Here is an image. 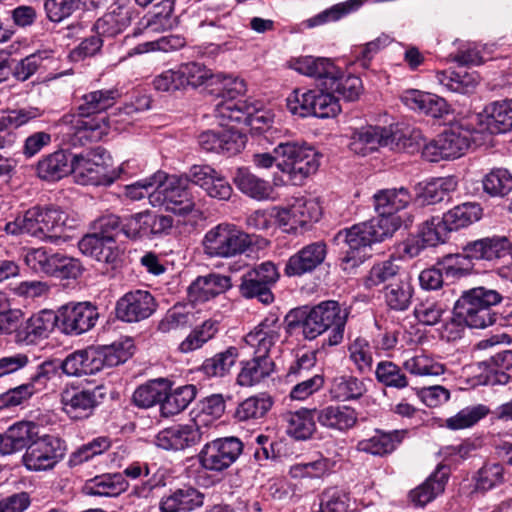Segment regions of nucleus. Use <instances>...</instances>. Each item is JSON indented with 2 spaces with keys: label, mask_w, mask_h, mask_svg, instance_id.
<instances>
[{
  "label": "nucleus",
  "mask_w": 512,
  "mask_h": 512,
  "mask_svg": "<svg viewBox=\"0 0 512 512\" xmlns=\"http://www.w3.org/2000/svg\"><path fill=\"white\" fill-rule=\"evenodd\" d=\"M350 311L335 300H325L312 307L303 306L291 310L285 317L286 332L293 334L301 329L305 340H314L327 333L322 348L337 346L344 339Z\"/></svg>",
  "instance_id": "nucleus-1"
},
{
  "label": "nucleus",
  "mask_w": 512,
  "mask_h": 512,
  "mask_svg": "<svg viewBox=\"0 0 512 512\" xmlns=\"http://www.w3.org/2000/svg\"><path fill=\"white\" fill-rule=\"evenodd\" d=\"M120 97L118 89H101L84 94L77 107L78 115L64 116L60 126L67 141L76 146L83 140L94 141L106 134L109 119L103 114Z\"/></svg>",
  "instance_id": "nucleus-2"
},
{
  "label": "nucleus",
  "mask_w": 512,
  "mask_h": 512,
  "mask_svg": "<svg viewBox=\"0 0 512 512\" xmlns=\"http://www.w3.org/2000/svg\"><path fill=\"white\" fill-rule=\"evenodd\" d=\"M395 233V226L386 218H372L340 230L334 240L342 244L340 266L347 273L353 272L369 257L367 249Z\"/></svg>",
  "instance_id": "nucleus-3"
},
{
  "label": "nucleus",
  "mask_w": 512,
  "mask_h": 512,
  "mask_svg": "<svg viewBox=\"0 0 512 512\" xmlns=\"http://www.w3.org/2000/svg\"><path fill=\"white\" fill-rule=\"evenodd\" d=\"M75 227V220L55 205H36L5 225L7 234H27L40 241L56 244L66 230Z\"/></svg>",
  "instance_id": "nucleus-4"
},
{
  "label": "nucleus",
  "mask_w": 512,
  "mask_h": 512,
  "mask_svg": "<svg viewBox=\"0 0 512 512\" xmlns=\"http://www.w3.org/2000/svg\"><path fill=\"white\" fill-rule=\"evenodd\" d=\"M502 299L498 291L485 287L464 291L454 305V319L470 328L484 329L498 322V313L492 307Z\"/></svg>",
  "instance_id": "nucleus-5"
},
{
  "label": "nucleus",
  "mask_w": 512,
  "mask_h": 512,
  "mask_svg": "<svg viewBox=\"0 0 512 512\" xmlns=\"http://www.w3.org/2000/svg\"><path fill=\"white\" fill-rule=\"evenodd\" d=\"M476 130L470 129L464 123L451 125L438 135L436 139L426 143L420 132L414 131L410 138L412 142L422 147V157L429 162L441 159L459 158L467 151L472 141H475Z\"/></svg>",
  "instance_id": "nucleus-6"
},
{
  "label": "nucleus",
  "mask_w": 512,
  "mask_h": 512,
  "mask_svg": "<svg viewBox=\"0 0 512 512\" xmlns=\"http://www.w3.org/2000/svg\"><path fill=\"white\" fill-rule=\"evenodd\" d=\"M273 153L277 155V167L289 175L294 184H301L319 167L318 153L314 148L296 141H279Z\"/></svg>",
  "instance_id": "nucleus-7"
},
{
  "label": "nucleus",
  "mask_w": 512,
  "mask_h": 512,
  "mask_svg": "<svg viewBox=\"0 0 512 512\" xmlns=\"http://www.w3.org/2000/svg\"><path fill=\"white\" fill-rule=\"evenodd\" d=\"M252 245L251 235L229 223L211 228L202 240L204 253L209 257H236L248 252Z\"/></svg>",
  "instance_id": "nucleus-8"
},
{
  "label": "nucleus",
  "mask_w": 512,
  "mask_h": 512,
  "mask_svg": "<svg viewBox=\"0 0 512 512\" xmlns=\"http://www.w3.org/2000/svg\"><path fill=\"white\" fill-rule=\"evenodd\" d=\"M380 147L390 150H407L413 152L412 138L405 137L392 127L366 126L354 131L351 137L350 149L354 153L366 156Z\"/></svg>",
  "instance_id": "nucleus-9"
},
{
  "label": "nucleus",
  "mask_w": 512,
  "mask_h": 512,
  "mask_svg": "<svg viewBox=\"0 0 512 512\" xmlns=\"http://www.w3.org/2000/svg\"><path fill=\"white\" fill-rule=\"evenodd\" d=\"M286 106L293 115L321 119L333 118L341 111L339 99L323 87L307 91L294 90L287 97Z\"/></svg>",
  "instance_id": "nucleus-10"
},
{
  "label": "nucleus",
  "mask_w": 512,
  "mask_h": 512,
  "mask_svg": "<svg viewBox=\"0 0 512 512\" xmlns=\"http://www.w3.org/2000/svg\"><path fill=\"white\" fill-rule=\"evenodd\" d=\"M150 204L164 206L165 210L179 215L191 213L196 206L187 179L183 176L168 175L165 172L158 184V191L150 194Z\"/></svg>",
  "instance_id": "nucleus-11"
},
{
  "label": "nucleus",
  "mask_w": 512,
  "mask_h": 512,
  "mask_svg": "<svg viewBox=\"0 0 512 512\" xmlns=\"http://www.w3.org/2000/svg\"><path fill=\"white\" fill-rule=\"evenodd\" d=\"M25 263L35 273L58 279H77L84 270L78 259L43 247L29 250Z\"/></svg>",
  "instance_id": "nucleus-12"
},
{
  "label": "nucleus",
  "mask_w": 512,
  "mask_h": 512,
  "mask_svg": "<svg viewBox=\"0 0 512 512\" xmlns=\"http://www.w3.org/2000/svg\"><path fill=\"white\" fill-rule=\"evenodd\" d=\"M244 451V443L235 436L208 441L197 455L200 467L210 473H222L230 468Z\"/></svg>",
  "instance_id": "nucleus-13"
},
{
  "label": "nucleus",
  "mask_w": 512,
  "mask_h": 512,
  "mask_svg": "<svg viewBox=\"0 0 512 512\" xmlns=\"http://www.w3.org/2000/svg\"><path fill=\"white\" fill-rule=\"evenodd\" d=\"M106 151L102 148L86 154L74 155V175L82 185L109 186L120 177L122 167L110 170L105 161Z\"/></svg>",
  "instance_id": "nucleus-14"
},
{
  "label": "nucleus",
  "mask_w": 512,
  "mask_h": 512,
  "mask_svg": "<svg viewBox=\"0 0 512 512\" xmlns=\"http://www.w3.org/2000/svg\"><path fill=\"white\" fill-rule=\"evenodd\" d=\"M64 455L63 441L54 435L45 434L38 436L28 446L22 457V463L29 471H49L63 459Z\"/></svg>",
  "instance_id": "nucleus-15"
},
{
  "label": "nucleus",
  "mask_w": 512,
  "mask_h": 512,
  "mask_svg": "<svg viewBox=\"0 0 512 512\" xmlns=\"http://www.w3.org/2000/svg\"><path fill=\"white\" fill-rule=\"evenodd\" d=\"M59 331L78 336L91 330L99 318L98 309L91 302L68 303L58 310Z\"/></svg>",
  "instance_id": "nucleus-16"
},
{
  "label": "nucleus",
  "mask_w": 512,
  "mask_h": 512,
  "mask_svg": "<svg viewBox=\"0 0 512 512\" xmlns=\"http://www.w3.org/2000/svg\"><path fill=\"white\" fill-rule=\"evenodd\" d=\"M155 297L147 290L136 289L120 297L115 306L116 318L125 323H137L148 319L157 310Z\"/></svg>",
  "instance_id": "nucleus-17"
},
{
  "label": "nucleus",
  "mask_w": 512,
  "mask_h": 512,
  "mask_svg": "<svg viewBox=\"0 0 512 512\" xmlns=\"http://www.w3.org/2000/svg\"><path fill=\"white\" fill-rule=\"evenodd\" d=\"M321 210L313 199L297 198L288 207H277L276 222L287 233H297L319 220Z\"/></svg>",
  "instance_id": "nucleus-18"
},
{
  "label": "nucleus",
  "mask_w": 512,
  "mask_h": 512,
  "mask_svg": "<svg viewBox=\"0 0 512 512\" xmlns=\"http://www.w3.org/2000/svg\"><path fill=\"white\" fill-rule=\"evenodd\" d=\"M232 84V88H228V84H224L223 89L219 92L222 98L227 97L228 99L221 100L216 104V116L223 121L247 125L251 113L255 112V105L248 103L245 99L235 100V94H242L246 90L243 80H234Z\"/></svg>",
  "instance_id": "nucleus-19"
},
{
  "label": "nucleus",
  "mask_w": 512,
  "mask_h": 512,
  "mask_svg": "<svg viewBox=\"0 0 512 512\" xmlns=\"http://www.w3.org/2000/svg\"><path fill=\"white\" fill-rule=\"evenodd\" d=\"M105 397L104 387L91 389H66L61 394L64 412L74 420L86 419Z\"/></svg>",
  "instance_id": "nucleus-20"
},
{
  "label": "nucleus",
  "mask_w": 512,
  "mask_h": 512,
  "mask_svg": "<svg viewBox=\"0 0 512 512\" xmlns=\"http://www.w3.org/2000/svg\"><path fill=\"white\" fill-rule=\"evenodd\" d=\"M327 256V245L323 241L309 243L292 254L286 261L284 274L287 277H301L314 272Z\"/></svg>",
  "instance_id": "nucleus-21"
},
{
  "label": "nucleus",
  "mask_w": 512,
  "mask_h": 512,
  "mask_svg": "<svg viewBox=\"0 0 512 512\" xmlns=\"http://www.w3.org/2000/svg\"><path fill=\"white\" fill-rule=\"evenodd\" d=\"M204 432L196 423L174 425L156 435V445L165 450H185L199 444Z\"/></svg>",
  "instance_id": "nucleus-22"
},
{
  "label": "nucleus",
  "mask_w": 512,
  "mask_h": 512,
  "mask_svg": "<svg viewBox=\"0 0 512 512\" xmlns=\"http://www.w3.org/2000/svg\"><path fill=\"white\" fill-rule=\"evenodd\" d=\"M246 136L232 128L219 131L208 130L198 137L200 147L207 152L223 153L233 156L245 147Z\"/></svg>",
  "instance_id": "nucleus-23"
},
{
  "label": "nucleus",
  "mask_w": 512,
  "mask_h": 512,
  "mask_svg": "<svg viewBox=\"0 0 512 512\" xmlns=\"http://www.w3.org/2000/svg\"><path fill=\"white\" fill-rule=\"evenodd\" d=\"M373 199L375 210L378 213L376 218L391 220L396 232L401 226V219L396 216V213L405 209L411 201L408 189L405 187L384 189L377 192Z\"/></svg>",
  "instance_id": "nucleus-24"
},
{
  "label": "nucleus",
  "mask_w": 512,
  "mask_h": 512,
  "mask_svg": "<svg viewBox=\"0 0 512 512\" xmlns=\"http://www.w3.org/2000/svg\"><path fill=\"white\" fill-rule=\"evenodd\" d=\"M448 234L441 217L433 216L423 222L417 237L406 241L404 252L411 258L416 257L424 248L444 243Z\"/></svg>",
  "instance_id": "nucleus-25"
},
{
  "label": "nucleus",
  "mask_w": 512,
  "mask_h": 512,
  "mask_svg": "<svg viewBox=\"0 0 512 512\" xmlns=\"http://www.w3.org/2000/svg\"><path fill=\"white\" fill-rule=\"evenodd\" d=\"M36 175L46 182H57L74 173V155L60 149L42 157L36 164Z\"/></svg>",
  "instance_id": "nucleus-26"
},
{
  "label": "nucleus",
  "mask_w": 512,
  "mask_h": 512,
  "mask_svg": "<svg viewBox=\"0 0 512 512\" xmlns=\"http://www.w3.org/2000/svg\"><path fill=\"white\" fill-rule=\"evenodd\" d=\"M281 323L276 315L263 319L245 336V342L254 349V354L270 356V350L280 338Z\"/></svg>",
  "instance_id": "nucleus-27"
},
{
  "label": "nucleus",
  "mask_w": 512,
  "mask_h": 512,
  "mask_svg": "<svg viewBox=\"0 0 512 512\" xmlns=\"http://www.w3.org/2000/svg\"><path fill=\"white\" fill-rule=\"evenodd\" d=\"M204 494L191 485L170 489L160 501L161 512H191L204 504Z\"/></svg>",
  "instance_id": "nucleus-28"
},
{
  "label": "nucleus",
  "mask_w": 512,
  "mask_h": 512,
  "mask_svg": "<svg viewBox=\"0 0 512 512\" xmlns=\"http://www.w3.org/2000/svg\"><path fill=\"white\" fill-rule=\"evenodd\" d=\"M511 243L505 236L485 237L469 241L463 247L465 257L472 260L493 261L509 254Z\"/></svg>",
  "instance_id": "nucleus-29"
},
{
  "label": "nucleus",
  "mask_w": 512,
  "mask_h": 512,
  "mask_svg": "<svg viewBox=\"0 0 512 512\" xmlns=\"http://www.w3.org/2000/svg\"><path fill=\"white\" fill-rule=\"evenodd\" d=\"M414 293L413 280L408 272H399L398 281L382 289L385 305L395 312L407 311L412 304Z\"/></svg>",
  "instance_id": "nucleus-30"
},
{
  "label": "nucleus",
  "mask_w": 512,
  "mask_h": 512,
  "mask_svg": "<svg viewBox=\"0 0 512 512\" xmlns=\"http://www.w3.org/2000/svg\"><path fill=\"white\" fill-rule=\"evenodd\" d=\"M232 286L229 276L210 273L199 276L188 287V297L192 302L203 303L226 292Z\"/></svg>",
  "instance_id": "nucleus-31"
},
{
  "label": "nucleus",
  "mask_w": 512,
  "mask_h": 512,
  "mask_svg": "<svg viewBox=\"0 0 512 512\" xmlns=\"http://www.w3.org/2000/svg\"><path fill=\"white\" fill-rule=\"evenodd\" d=\"M477 117L490 134L512 131V99L490 103L485 107L484 114Z\"/></svg>",
  "instance_id": "nucleus-32"
},
{
  "label": "nucleus",
  "mask_w": 512,
  "mask_h": 512,
  "mask_svg": "<svg viewBox=\"0 0 512 512\" xmlns=\"http://www.w3.org/2000/svg\"><path fill=\"white\" fill-rule=\"evenodd\" d=\"M449 478V468L438 465L436 470L419 486L409 493V499L414 506L424 507L444 492Z\"/></svg>",
  "instance_id": "nucleus-33"
},
{
  "label": "nucleus",
  "mask_w": 512,
  "mask_h": 512,
  "mask_svg": "<svg viewBox=\"0 0 512 512\" xmlns=\"http://www.w3.org/2000/svg\"><path fill=\"white\" fill-rule=\"evenodd\" d=\"M241 368L237 375V384L241 387L255 386L274 372L276 365L270 356H254L246 361H241Z\"/></svg>",
  "instance_id": "nucleus-34"
},
{
  "label": "nucleus",
  "mask_w": 512,
  "mask_h": 512,
  "mask_svg": "<svg viewBox=\"0 0 512 512\" xmlns=\"http://www.w3.org/2000/svg\"><path fill=\"white\" fill-rule=\"evenodd\" d=\"M55 327L59 329L57 311L45 309L32 315L25 322L18 333V337L26 343H34L38 339L47 338Z\"/></svg>",
  "instance_id": "nucleus-35"
},
{
  "label": "nucleus",
  "mask_w": 512,
  "mask_h": 512,
  "mask_svg": "<svg viewBox=\"0 0 512 512\" xmlns=\"http://www.w3.org/2000/svg\"><path fill=\"white\" fill-rule=\"evenodd\" d=\"M38 437V426L29 421H21L10 426L2 435L1 454L8 455L28 448Z\"/></svg>",
  "instance_id": "nucleus-36"
},
{
  "label": "nucleus",
  "mask_w": 512,
  "mask_h": 512,
  "mask_svg": "<svg viewBox=\"0 0 512 512\" xmlns=\"http://www.w3.org/2000/svg\"><path fill=\"white\" fill-rule=\"evenodd\" d=\"M484 366L481 374L484 385H504L508 383L510 375L507 373L512 368V350H500L489 359L481 363Z\"/></svg>",
  "instance_id": "nucleus-37"
},
{
  "label": "nucleus",
  "mask_w": 512,
  "mask_h": 512,
  "mask_svg": "<svg viewBox=\"0 0 512 512\" xmlns=\"http://www.w3.org/2000/svg\"><path fill=\"white\" fill-rule=\"evenodd\" d=\"M291 67L300 74L316 78L318 86L324 88V82L338 73V67L328 58L304 56L291 61Z\"/></svg>",
  "instance_id": "nucleus-38"
},
{
  "label": "nucleus",
  "mask_w": 512,
  "mask_h": 512,
  "mask_svg": "<svg viewBox=\"0 0 512 512\" xmlns=\"http://www.w3.org/2000/svg\"><path fill=\"white\" fill-rule=\"evenodd\" d=\"M357 419L356 410L345 405H329L317 410V420L320 425L337 431H347L353 428Z\"/></svg>",
  "instance_id": "nucleus-39"
},
{
  "label": "nucleus",
  "mask_w": 512,
  "mask_h": 512,
  "mask_svg": "<svg viewBox=\"0 0 512 512\" xmlns=\"http://www.w3.org/2000/svg\"><path fill=\"white\" fill-rule=\"evenodd\" d=\"M96 347L77 350L61 363L62 371L69 376L92 375L99 372Z\"/></svg>",
  "instance_id": "nucleus-40"
},
{
  "label": "nucleus",
  "mask_w": 512,
  "mask_h": 512,
  "mask_svg": "<svg viewBox=\"0 0 512 512\" xmlns=\"http://www.w3.org/2000/svg\"><path fill=\"white\" fill-rule=\"evenodd\" d=\"M406 431L393 430L383 432L376 430V434L368 439H363L357 443V450L376 456H383L392 453L402 442Z\"/></svg>",
  "instance_id": "nucleus-41"
},
{
  "label": "nucleus",
  "mask_w": 512,
  "mask_h": 512,
  "mask_svg": "<svg viewBox=\"0 0 512 512\" xmlns=\"http://www.w3.org/2000/svg\"><path fill=\"white\" fill-rule=\"evenodd\" d=\"M402 99L409 108L419 110L434 118L442 117L449 112L446 100L431 93L410 90L404 94Z\"/></svg>",
  "instance_id": "nucleus-42"
},
{
  "label": "nucleus",
  "mask_w": 512,
  "mask_h": 512,
  "mask_svg": "<svg viewBox=\"0 0 512 512\" xmlns=\"http://www.w3.org/2000/svg\"><path fill=\"white\" fill-rule=\"evenodd\" d=\"M196 395L197 388L195 385L186 384L173 389L169 381V388L161 401V415L170 417L179 414L188 407Z\"/></svg>",
  "instance_id": "nucleus-43"
},
{
  "label": "nucleus",
  "mask_w": 512,
  "mask_h": 512,
  "mask_svg": "<svg viewBox=\"0 0 512 512\" xmlns=\"http://www.w3.org/2000/svg\"><path fill=\"white\" fill-rule=\"evenodd\" d=\"M315 415L317 416L315 408L286 413L284 420L287 434L296 440L309 439L316 430Z\"/></svg>",
  "instance_id": "nucleus-44"
},
{
  "label": "nucleus",
  "mask_w": 512,
  "mask_h": 512,
  "mask_svg": "<svg viewBox=\"0 0 512 512\" xmlns=\"http://www.w3.org/2000/svg\"><path fill=\"white\" fill-rule=\"evenodd\" d=\"M419 186L418 199L421 204L434 205L443 201H450L451 192L457 188V181L454 177L436 178L423 186L419 184Z\"/></svg>",
  "instance_id": "nucleus-45"
},
{
  "label": "nucleus",
  "mask_w": 512,
  "mask_h": 512,
  "mask_svg": "<svg viewBox=\"0 0 512 512\" xmlns=\"http://www.w3.org/2000/svg\"><path fill=\"white\" fill-rule=\"evenodd\" d=\"M115 243L106 241L105 238L91 232L86 234L78 242L79 250L87 256L103 263H113L117 258Z\"/></svg>",
  "instance_id": "nucleus-46"
},
{
  "label": "nucleus",
  "mask_w": 512,
  "mask_h": 512,
  "mask_svg": "<svg viewBox=\"0 0 512 512\" xmlns=\"http://www.w3.org/2000/svg\"><path fill=\"white\" fill-rule=\"evenodd\" d=\"M482 208L477 203L467 202L455 206L441 217L448 233L465 228L481 218Z\"/></svg>",
  "instance_id": "nucleus-47"
},
{
  "label": "nucleus",
  "mask_w": 512,
  "mask_h": 512,
  "mask_svg": "<svg viewBox=\"0 0 512 512\" xmlns=\"http://www.w3.org/2000/svg\"><path fill=\"white\" fill-rule=\"evenodd\" d=\"M324 89L333 95L338 94V99L355 101L362 93L363 85L359 77L351 74L346 75L338 68V73L324 82Z\"/></svg>",
  "instance_id": "nucleus-48"
},
{
  "label": "nucleus",
  "mask_w": 512,
  "mask_h": 512,
  "mask_svg": "<svg viewBox=\"0 0 512 512\" xmlns=\"http://www.w3.org/2000/svg\"><path fill=\"white\" fill-rule=\"evenodd\" d=\"M128 482L120 473L104 474L89 480L85 489L87 494L94 496L115 497L125 492Z\"/></svg>",
  "instance_id": "nucleus-49"
},
{
  "label": "nucleus",
  "mask_w": 512,
  "mask_h": 512,
  "mask_svg": "<svg viewBox=\"0 0 512 512\" xmlns=\"http://www.w3.org/2000/svg\"><path fill=\"white\" fill-rule=\"evenodd\" d=\"M438 82L447 90L460 93H472L478 83L479 76L475 72H467L465 70H445L437 73Z\"/></svg>",
  "instance_id": "nucleus-50"
},
{
  "label": "nucleus",
  "mask_w": 512,
  "mask_h": 512,
  "mask_svg": "<svg viewBox=\"0 0 512 512\" xmlns=\"http://www.w3.org/2000/svg\"><path fill=\"white\" fill-rule=\"evenodd\" d=\"M180 80L183 84V89L188 86L197 88L204 84H213L220 79L226 80L220 74H213L204 64L199 62H188L179 65L178 67Z\"/></svg>",
  "instance_id": "nucleus-51"
},
{
  "label": "nucleus",
  "mask_w": 512,
  "mask_h": 512,
  "mask_svg": "<svg viewBox=\"0 0 512 512\" xmlns=\"http://www.w3.org/2000/svg\"><path fill=\"white\" fill-rule=\"evenodd\" d=\"M234 183L242 193L256 200L269 198L273 190L268 181L259 178L245 168L237 170Z\"/></svg>",
  "instance_id": "nucleus-52"
},
{
  "label": "nucleus",
  "mask_w": 512,
  "mask_h": 512,
  "mask_svg": "<svg viewBox=\"0 0 512 512\" xmlns=\"http://www.w3.org/2000/svg\"><path fill=\"white\" fill-rule=\"evenodd\" d=\"M273 406V399L266 394L248 397L238 404L234 418L239 422L258 420L266 416Z\"/></svg>",
  "instance_id": "nucleus-53"
},
{
  "label": "nucleus",
  "mask_w": 512,
  "mask_h": 512,
  "mask_svg": "<svg viewBox=\"0 0 512 512\" xmlns=\"http://www.w3.org/2000/svg\"><path fill=\"white\" fill-rule=\"evenodd\" d=\"M169 388V380L164 378L154 379L136 388L132 401L139 408H150L156 404L161 405L163 395Z\"/></svg>",
  "instance_id": "nucleus-54"
},
{
  "label": "nucleus",
  "mask_w": 512,
  "mask_h": 512,
  "mask_svg": "<svg viewBox=\"0 0 512 512\" xmlns=\"http://www.w3.org/2000/svg\"><path fill=\"white\" fill-rule=\"evenodd\" d=\"M238 356V349L230 346L226 350L205 359L200 367V371L209 378L224 377L235 365Z\"/></svg>",
  "instance_id": "nucleus-55"
},
{
  "label": "nucleus",
  "mask_w": 512,
  "mask_h": 512,
  "mask_svg": "<svg viewBox=\"0 0 512 512\" xmlns=\"http://www.w3.org/2000/svg\"><path fill=\"white\" fill-rule=\"evenodd\" d=\"M131 19L132 15L129 9L118 7L98 19L94 28L98 34L114 37L130 25Z\"/></svg>",
  "instance_id": "nucleus-56"
},
{
  "label": "nucleus",
  "mask_w": 512,
  "mask_h": 512,
  "mask_svg": "<svg viewBox=\"0 0 512 512\" xmlns=\"http://www.w3.org/2000/svg\"><path fill=\"white\" fill-rule=\"evenodd\" d=\"M399 272H406L401 266L393 260L378 262L372 266L368 275L365 277L364 285L367 289H372L380 285L388 286L398 281Z\"/></svg>",
  "instance_id": "nucleus-57"
},
{
  "label": "nucleus",
  "mask_w": 512,
  "mask_h": 512,
  "mask_svg": "<svg viewBox=\"0 0 512 512\" xmlns=\"http://www.w3.org/2000/svg\"><path fill=\"white\" fill-rule=\"evenodd\" d=\"M219 331V322L208 319L201 325L196 326L188 336L179 344V351L189 353L201 348L208 341L213 339Z\"/></svg>",
  "instance_id": "nucleus-58"
},
{
  "label": "nucleus",
  "mask_w": 512,
  "mask_h": 512,
  "mask_svg": "<svg viewBox=\"0 0 512 512\" xmlns=\"http://www.w3.org/2000/svg\"><path fill=\"white\" fill-rule=\"evenodd\" d=\"M373 348L369 341L357 337L348 345L349 359L361 375L370 374L373 370Z\"/></svg>",
  "instance_id": "nucleus-59"
},
{
  "label": "nucleus",
  "mask_w": 512,
  "mask_h": 512,
  "mask_svg": "<svg viewBox=\"0 0 512 512\" xmlns=\"http://www.w3.org/2000/svg\"><path fill=\"white\" fill-rule=\"evenodd\" d=\"M133 347L130 341L123 343H113L110 346L96 347L99 371L104 368H111L125 363L131 356Z\"/></svg>",
  "instance_id": "nucleus-60"
},
{
  "label": "nucleus",
  "mask_w": 512,
  "mask_h": 512,
  "mask_svg": "<svg viewBox=\"0 0 512 512\" xmlns=\"http://www.w3.org/2000/svg\"><path fill=\"white\" fill-rule=\"evenodd\" d=\"M376 380L385 387L404 389L409 385V379L402 367L392 361H380L375 369Z\"/></svg>",
  "instance_id": "nucleus-61"
},
{
  "label": "nucleus",
  "mask_w": 512,
  "mask_h": 512,
  "mask_svg": "<svg viewBox=\"0 0 512 512\" xmlns=\"http://www.w3.org/2000/svg\"><path fill=\"white\" fill-rule=\"evenodd\" d=\"M366 392L363 381L354 376H341L334 379L330 393L339 401L359 399Z\"/></svg>",
  "instance_id": "nucleus-62"
},
{
  "label": "nucleus",
  "mask_w": 512,
  "mask_h": 512,
  "mask_svg": "<svg viewBox=\"0 0 512 512\" xmlns=\"http://www.w3.org/2000/svg\"><path fill=\"white\" fill-rule=\"evenodd\" d=\"M490 413L488 406L477 404L461 409L457 414L446 419V427L451 430L466 429L477 424Z\"/></svg>",
  "instance_id": "nucleus-63"
},
{
  "label": "nucleus",
  "mask_w": 512,
  "mask_h": 512,
  "mask_svg": "<svg viewBox=\"0 0 512 512\" xmlns=\"http://www.w3.org/2000/svg\"><path fill=\"white\" fill-rule=\"evenodd\" d=\"M482 184L487 194L504 197L512 191V174L507 169H493L485 175Z\"/></svg>",
  "instance_id": "nucleus-64"
}]
</instances>
